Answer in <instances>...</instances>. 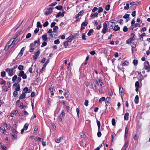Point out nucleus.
Here are the masks:
<instances>
[{
	"mask_svg": "<svg viewBox=\"0 0 150 150\" xmlns=\"http://www.w3.org/2000/svg\"><path fill=\"white\" fill-rule=\"evenodd\" d=\"M23 37H22L21 38V39L20 38H17L16 40H14V42L12 43H9V41L7 43L6 46L5 48V50H8V49H11L12 48V47L15 45L17 44L18 42L21 41V40L22 39V38Z\"/></svg>",
	"mask_w": 150,
	"mask_h": 150,
	"instance_id": "obj_1",
	"label": "nucleus"
},
{
	"mask_svg": "<svg viewBox=\"0 0 150 150\" xmlns=\"http://www.w3.org/2000/svg\"><path fill=\"white\" fill-rule=\"evenodd\" d=\"M13 69L7 68L6 69V71L8 73V75L10 76H11L14 74L13 71Z\"/></svg>",
	"mask_w": 150,
	"mask_h": 150,
	"instance_id": "obj_2",
	"label": "nucleus"
},
{
	"mask_svg": "<svg viewBox=\"0 0 150 150\" xmlns=\"http://www.w3.org/2000/svg\"><path fill=\"white\" fill-rule=\"evenodd\" d=\"M18 76L20 77H22V78L25 79H26L27 78L26 75L24 71H21L19 74Z\"/></svg>",
	"mask_w": 150,
	"mask_h": 150,
	"instance_id": "obj_3",
	"label": "nucleus"
},
{
	"mask_svg": "<svg viewBox=\"0 0 150 150\" xmlns=\"http://www.w3.org/2000/svg\"><path fill=\"white\" fill-rule=\"evenodd\" d=\"M108 25L105 22L103 24V28L102 30V32L104 33H105L108 31V29L107 28Z\"/></svg>",
	"mask_w": 150,
	"mask_h": 150,
	"instance_id": "obj_4",
	"label": "nucleus"
},
{
	"mask_svg": "<svg viewBox=\"0 0 150 150\" xmlns=\"http://www.w3.org/2000/svg\"><path fill=\"white\" fill-rule=\"evenodd\" d=\"M53 9V8L52 7H51L47 8V11L45 12V14L47 15L50 14L52 13Z\"/></svg>",
	"mask_w": 150,
	"mask_h": 150,
	"instance_id": "obj_5",
	"label": "nucleus"
},
{
	"mask_svg": "<svg viewBox=\"0 0 150 150\" xmlns=\"http://www.w3.org/2000/svg\"><path fill=\"white\" fill-rule=\"evenodd\" d=\"M21 33V32H19L16 35H15L13 38H11L9 41V43H12L14 41L15 39L19 36Z\"/></svg>",
	"mask_w": 150,
	"mask_h": 150,
	"instance_id": "obj_6",
	"label": "nucleus"
},
{
	"mask_svg": "<svg viewBox=\"0 0 150 150\" xmlns=\"http://www.w3.org/2000/svg\"><path fill=\"white\" fill-rule=\"evenodd\" d=\"M119 90L120 91V94L121 95L122 98V96L123 95V94L122 93L124 92L123 88L121 85H120L119 87Z\"/></svg>",
	"mask_w": 150,
	"mask_h": 150,
	"instance_id": "obj_7",
	"label": "nucleus"
},
{
	"mask_svg": "<svg viewBox=\"0 0 150 150\" xmlns=\"http://www.w3.org/2000/svg\"><path fill=\"white\" fill-rule=\"evenodd\" d=\"M14 86H16L15 88V90L16 91H19L20 90V87L19 84L18 83H15L13 84Z\"/></svg>",
	"mask_w": 150,
	"mask_h": 150,
	"instance_id": "obj_8",
	"label": "nucleus"
},
{
	"mask_svg": "<svg viewBox=\"0 0 150 150\" xmlns=\"http://www.w3.org/2000/svg\"><path fill=\"white\" fill-rule=\"evenodd\" d=\"M50 90L51 91V96H53L54 94L53 91L54 90V87L52 85L50 86Z\"/></svg>",
	"mask_w": 150,
	"mask_h": 150,
	"instance_id": "obj_9",
	"label": "nucleus"
},
{
	"mask_svg": "<svg viewBox=\"0 0 150 150\" xmlns=\"http://www.w3.org/2000/svg\"><path fill=\"white\" fill-rule=\"evenodd\" d=\"M31 91V90H30V89H28V88L26 87L24 88V89L23 90V92H24L25 93H29Z\"/></svg>",
	"mask_w": 150,
	"mask_h": 150,
	"instance_id": "obj_10",
	"label": "nucleus"
},
{
	"mask_svg": "<svg viewBox=\"0 0 150 150\" xmlns=\"http://www.w3.org/2000/svg\"><path fill=\"white\" fill-rule=\"evenodd\" d=\"M129 144V142L128 141H127L125 142V145L124 147L122 148L123 150H126V148L128 146Z\"/></svg>",
	"mask_w": 150,
	"mask_h": 150,
	"instance_id": "obj_11",
	"label": "nucleus"
},
{
	"mask_svg": "<svg viewBox=\"0 0 150 150\" xmlns=\"http://www.w3.org/2000/svg\"><path fill=\"white\" fill-rule=\"evenodd\" d=\"M25 98V93L23 92V93L19 97L20 99H22Z\"/></svg>",
	"mask_w": 150,
	"mask_h": 150,
	"instance_id": "obj_12",
	"label": "nucleus"
},
{
	"mask_svg": "<svg viewBox=\"0 0 150 150\" xmlns=\"http://www.w3.org/2000/svg\"><path fill=\"white\" fill-rule=\"evenodd\" d=\"M145 64L144 68L145 69H147L150 67L149 62H145Z\"/></svg>",
	"mask_w": 150,
	"mask_h": 150,
	"instance_id": "obj_13",
	"label": "nucleus"
},
{
	"mask_svg": "<svg viewBox=\"0 0 150 150\" xmlns=\"http://www.w3.org/2000/svg\"><path fill=\"white\" fill-rule=\"evenodd\" d=\"M18 111L17 110H15L13 112V111L10 114V115L11 117H13L14 114H16L18 113Z\"/></svg>",
	"mask_w": 150,
	"mask_h": 150,
	"instance_id": "obj_14",
	"label": "nucleus"
},
{
	"mask_svg": "<svg viewBox=\"0 0 150 150\" xmlns=\"http://www.w3.org/2000/svg\"><path fill=\"white\" fill-rule=\"evenodd\" d=\"M64 16V13H62L61 12H59L57 15V16H56V17L57 18H58L59 17H60V16H62V17H63Z\"/></svg>",
	"mask_w": 150,
	"mask_h": 150,
	"instance_id": "obj_15",
	"label": "nucleus"
},
{
	"mask_svg": "<svg viewBox=\"0 0 150 150\" xmlns=\"http://www.w3.org/2000/svg\"><path fill=\"white\" fill-rule=\"evenodd\" d=\"M42 39L44 41H45L47 40V35H43L42 37Z\"/></svg>",
	"mask_w": 150,
	"mask_h": 150,
	"instance_id": "obj_16",
	"label": "nucleus"
},
{
	"mask_svg": "<svg viewBox=\"0 0 150 150\" xmlns=\"http://www.w3.org/2000/svg\"><path fill=\"white\" fill-rule=\"evenodd\" d=\"M129 116V114L128 113H127L125 114L124 115V119L126 120H128V117Z\"/></svg>",
	"mask_w": 150,
	"mask_h": 150,
	"instance_id": "obj_17",
	"label": "nucleus"
},
{
	"mask_svg": "<svg viewBox=\"0 0 150 150\" xmlns=\"http://www.w3.org/2000/svg\"><path fill=\"white\" fill-rule=\"evenodd\" d=\"M137 42H133L132 41L131 43V45L132 46V48H135L136 47Z\"/></svg>",
	"mask_w": 150,
	"mask_h": 150,
	"instance_id": "obj_18",
	"label": "nucleus"
},
{
	"mask_svg": "<svg viewBox=\"0 0 150 150\" xmlns=\"http://www.w3.org/2000/svg\"><path fill=\"white\" fill-rule=\"evenodd\" d=\"M73 39V37L72 36H69L67 38V40L68 42H71Z\"/></svg>",
	"mask_w": 150,
	"mask_h": 150,
	"instance_id": "obj_19",
	"label": "nucleus"
},
{
	"mask_svg": "<svg viewBox=\"0 0 150 150\" xmlns=\"http://www.w3.org/2000/svg\"><path fill=\"white\" fill-rule=\"evenodd\" d=\"M139 98L138 96H136L134 99V102L136 104L138 103L139 102Z\"/></svg>",
	"mask_w": 150,
	"mask_h": 150,
	"instance_id": "obj_20",
	"label": "nucleus"
},
{
	"mask_svg": "<svg viewBox=\"0 0 150 150\" xmlns=\"http://www.w3.org/2000/svg\"><path fill=\"white\" fill-rule=\"evenodd\" d=\"M120 29V27L118 26V25H115L114 28H113V30L115 31H117L119 30Z\"/></svg>",
	"mask_w": 150,
	"mask_h": 150,
	"instance_id": "obj_21",
	"label": "nucleus"
},
{
	"mask_svg": "<svg viewBox=\"0 0 150 150\" xmlns=\"http://www.w3.org/2000/svg\"><path fill=\"white\" fill-rule=\"evenodd\" d=\"M134 41V40H132V38H129L127 40L126 43L127 44H129L130 42L131 43L132 41L133 42Z\"/></svg>",
	"mask_w": 150,
	"mask_h": 150,
	"instance_id": "obj_22",
	"label": "nucleus"
},
{
	"mask_svg": "<svg viewBox=\"0 0 150 150\" xmlns=\"http://www.w3.org/2000/svg\"><path fill=\"white\" fill-rule=\"evenodd\" d=\"M50 59L48 58L46 62L44 64L43 66V68H45L47 64H48V63L50 61Z\"/></svg>",
	"mask_w": 150,
	"mask_h": 150,
	"instance_id": "obj_23",
	"label": "nucleus"
},
{
	"mask_svg": "<svg viewBox=\"0 0 150 150\" xmlns=\"http://www.w3.org/2000/svg\"><path fill=\"white\" fill-rule=\"evenodd\" d=\"M63 139V137H61L58 139H57L55 140V142L58 143H59L60 142L61 139Z\"/></svg>",
	"mask_w": 150,
	"mask_h": 150,
	"instance_id": "obj_24",
	"label": "nucleus"
},
{
	"mask_svg": "<svg viewBox=\"0 0 150 150\" xmlns=\"http://www.w3.org/2000/svg\"><path fill=\"white\" fill-rule=\"evenodd\" d=\"M34 44L33 43H32V44H31L30 45V48L29 51L30 52H32L34 51V48H32V46Z\"/></svg>",
	"mask_w": 150,
	"mask_h": 150,
	"instance_id": "obj_25",
	"label": "nucleus"
},
{
	"mask_svg": "<svg viewBox=\"0 0 150 150\" xmlns=\"http://www.w3.org/2000/svg\"><path fill=\"white\" fill-rule=\"evenodd\" d=\"M55 8H56L58 10H62V8L63 7L61 5L58 6H57L55 7Z\"/></svg>",
	"mask_w": 150,
	"mask_h": 150,
	"instance_id": "obj_26",
	"label": "nucleus"
},
{
	"mask_svg": "<svg viewBox=\"0 0 150 150\" xmlns=\"http://www.w3.org/2000/svg\"><path fill=\"white\" fill-rule=\"evenodd\" d=\"M58 28V27L57 26H55L54 27V28H53V30L52 31V33H56V30H57Z\"/></svg>",
	"mask_w": 150,
	"mask_h": 150,
	"instance_id": "obj_27",
	"label": "nucleus"
},
{
	"mask_svg": "<svg viewBox=\"0 0 150 150\" xmlns=\"http://www.w3.org/2000/svg\"><path fill=\"white\" fill-rule=\"evenodd\" d=\"M93 29L90 30L88 33V36H90L91 35V33H93Z\"/></svg>",
	"mask_w": 150,
	"mask_h": 150,
	"instance_id": "obj_28",
	"label": "nucleus"
},
{
	"mask_svg": "<svg viewBox=\"0 0 150 150\" xmlns=\"http://www.w3.org/2000/svg\"><path fill=\"white\" fill-rule=\"evenodd\" d=\"M29 124L28 123H26L24 125L23 128L25 129V130H26L28 128Z\"/></svg>",
	"mask_w": 150,
	"mask_h": 150,
	"instance_id": "obj_29",
	"label": "nucleus"
},
{
	"mask_svg": "<svg viewBox=\"0 0 150 150\" xmlns=\"http://www.w3.org/2000/svg\"><path fill=\"white\" fill-rule=\"evenodd\" d=\"M23 67H24L22 65H20L19 66L18 69L19 70L22 71V70L23 69Z\"/></svg>",
	"mask_w": 150,
	"mask_h": 150,
	"instance_id": "obj_30",
	"label": "nucleus"
},
{
	"mask_svg": "<svg viewBox=\"0 0 150 150\" xmlns=\"http://www.w3.org/2000/svg\"><path fill=\"white\" fill-rule=\"evenodd\" d=\"M17 76L16 75H15L13 77L12 81L13 82H14L16 80V79L17 78Z\"/></svg>",
	"mask_w": 150,
	"mask_h": 150,
	"instance_id": "obj_31",
	"label": "nucleus"
},
{
	"mask_svg": "<svg viewBox=\"0 0 150 150\" xmlns=\"http://www.w3.org/2000/svg\"><path fill=\"white\" fill-rule=\"evenodd\" d=\"M37 26L38 27L37 28H41L42 27V25H41L40 23V22H37Z\"/></svg>",
	"mask_w": 150,
	"mask_h": 150,
	"instance_id": "obj_32",
	"label": "nucleus"
},
{
	"mask_svg": "<svg viewBox=\"0 0 150 150\" xmlns=\"http://www.w3.org/2000/svg\"><path fill=\"white\" fill-rule=\"evenodd\" d=\"M129 64V62L126 61H125L122 64V66H127Z\"/></svg>",
	"mask_w": 150,
	"mask_h": 150,
	"instance_id": "obj_33",
	"label": "nucleus"
},
{
	"mask_svg": "<svg viewBox=\"0 0 150 150\" xmlns=\"http://www.w3.org/2000/svg\"><path fill=\"white\" fill-rule=\"evenodd\" d=\"M114 23L113 22H111L108 24L109 28L111 27L114 25Z\"/></svg>",
	"mask_w": 150,
	"mask_h": 150,
	"instance_id": "obj_34",
	"label": "nucleus"
},
{
	"mask_svg": "<svg viewBox=\"0 0 150 150\" xmlns=\"http://www.w3.org/2000/svg\"><path fill=\"white\" fill-rule=\"evenodd\" d=\"M1 76L2 77H4L6 76V72L4 71L1 72Z\"/></svg>",
	"mask_w": 150,
	"mask_h": 150,
	"instance_id": "obj_35",
	"label": "nucleus"
},
{
	"mask_svg": "<svg viewBox=\"0 0 150 150\" xmlns=\"http://www.w3.org/2000/svg\"><path fill=\"white\" fill-rule=\"evenodd\" d=\"M129 4H127L126 5L124 6V8L125 10H128L129 9Z\"/></svg>",
	"mask_w": 150,
	"mask_h": 150,
	"instance_id": "obj_36",
	"label": "nucleus"
},
{
	"mask_svg": "<svg viewBox=\"0 0 150 150\" xmlns=\"http://www.w3.org/2000/svg\"><path fill=\"white\" fill-rule=\"evenodd\" d=\"M105 97H103L99 99V102L100 103H101L102 102L104 101L105 100Z\"/></svg>",
	"mask_w": 150,
	"mask_h": 150,
	"instance_id": "obj_37",
	"label": "nucleus"
},
{
	"mask_svg": "<svg viewBox=\"0 0 150 150\" xmlns=\"http://www.w3.org/2000/svg\"><path fill=\"white\" fill-rule=\"evenodd\" d=\"M98 15V13L96 12L94 13H92L91 15V17H93V16H94L95 17H97Z\"/></svg>",
	"mask_w": 150,
	"mask_h": 150,
	"instance_id": "obj_38",
	"label": "nucleus"
},
{
	"mask_svg": "<svg viewBox=\"0 0 150 150\" xmlns=\"http://www.w3.org/2000/svg\"><path fill=\"white\" fill-rule=\"evenodd\" d=\"M128 129H127V127H126L125 131V136H127V135L128 133Z\"/></svg>",
	"mask_w": 150,
	"mask_h": 150,
	"instance_id": "obj_39",
	"label": "nucleus"
},
{
	"mask_svg": "<svg viewBox=\"0 0 150 150\" xmlns=\"http://www.w3.org/2000/svg\"><path fill=\"white\" fill-rule=\"evenodd\" d=\"M134 64L135 65H137L138 63V61L136 59H134L133 61Z\"/></svg>",
	"mask_w": 150,
	"mask_h": 150,
	"instance_id": "obj_40",
	"label": "nucleus"
},
{
	"mask_svg": "<svg viewBox=\"0 0 150 150\" xmlns=\"http://www.w3.org/2000/svg\"><path fill=\"white\" fill-rule=\"evenodd\" d=\"M6 83V81L3 80L2 79H0V84H4Z\"/></svg>",
	"mask_w": 150,
	"mask_h": 150,
	"instance_id": "obj_41",
	"label": "nucleus"
},
{
	"mask_svg": "<svg viewBox=\"0 0 150 150\" xmlns=\"http://www.w3.org/2000/svg\"><path fill=\"white\" fill-rule=\"evenodd\" d=\"M60 43V41L59 39H57L54 41V44H58Z\"/></svg>",
	"mask_w": 150,
	"mask_h": 150,
	"instance_id": "obj_42",
	"label": "nucleus"
},
{
	"mask_svg": "<svg viewBox=\"0 0 150 150\" xmlns=\"http://www.w3.org/2000/svg\"><path fill=\"white\" fill-rule=\"evenodd\" d=\"M88 24L87 22L86 21L85 22H83L81 24V26H86Z\"/></svg>",
	"mask_w": 150,
	"mask_h": 150,
	"instance_id": "obj_43",
	"label": "nucleus"
},
{
	"mask_svg": "<svg viewBox=\"0 0 150 150\" xmlns=\"http://www.w3.org/2000/svg\"><path fill=\"white\" fill-rule=\"evenodd\" d=\"M31 36V34L30 33H28L26 36V38L28 39Z\"/></svg>",
	"mask_w": 150,
	"mask_h": 150,
	"instance_id": "obj_44",
	"label": "nucleus"
},
{
	"mask_svg": "<svg viewBox=\"0 0 150 150\" xmlns=\"http://www.w3.org/2000/svg\"><path fill=\"white\" fill-rule=\"evenodd\" d=\"M40 53V52L39 51H38L35 53V55L38 57Z\"/></svg>",
	"mask_w": 150,
	"mask_h": 150,
	"instance_id": "obj_45",
	"label": "nucleus"
},
{
	"mask_svg": "<svg viewBox=\"0 0 150 150\" xmlns=\"http://www.w3.org/2000/svg\"><path fill=\"white\" fill-rule=\"evenodd\" d=\"M112 124L113 126H114L115 125V121L114 119L113 118L112 120Z\"/></svg>",
	"mask_w": 150,
	"mask_h": 150,
	"instance_id": "obj_46",
	"label": "nucleus"
},
{
	"mask_svg": "<svg viewBox=\"0 0 150 150\" xmlns=\"http://www.w3.org/2000/svg\"><path fill=\"white\" fill-rule=\"evenodd\" d=\"M110 5L108 4L107 5L105 6V9L106 11H108L110 8Z\"/></svg>",
	"mask_w": 150,
	"mask_h": 150,
	"instance_id": "obj_47",
	"label": "nucleus"
},
{
	"mask_svg": "<svg viewBox=\"0 0 150 150\" xmlns=\"http://www.w3.org/2000/svg\"><path fill=\"white\" fill-rule=\"evenodd\" d=\"M47 44V43L46 42H44L42 44V45L41 46V47H42L45 46Z\"/></svg>",
	"mask_w": 150,
	"mask_h": 150,
	"instance_id": "obj_48",
	"label": "nucleus"
},
{
	"mask_svg": "<svg viewBox=\"0 0 150 150\" xmlns=\"http://www.w3.org/2000/svg\"><path fill=\"white\" fill-rule=\"evenodd\" d=\"M103 11V9L101 7H100L98 8V13H100L101 12H102Z\"/></svg>",
	"mask_w": 150,
	"mask_h": 150,
	"instance_id": "obj_49",
	"label": "nucleus"
},
{
	"mask_svg": "<svg viewBox=\"0 0 150 150\" xmlns=\"http://www.w3.org/2000/svg\"><path fill=\"white\" fill-rule=\"evenodd\" d=\"M128 30V28L126 26H125L123 29V31L124 32H127Z\"/></svg>",
	"mask_w": 150,
	"mask_h": 150,
	"instance_id": "obj_50",
	"label": "nucleus"
},
{
	"mask_svg": "<svg viewBox=\"0 0 150 150\" xmlns=\"http://www.w3.org/2000/svg\"><path fill=\"white\" fill-rule=\"evenodd\" d=\"M4 125L6 127L7 129H10V126L9 125H8L7 123H5L4 124Z\"/></svg>",
	"mask_w": 150,
	"mask_h": 150,
	"instance_id": "obj_51",
	"label": "nucleus"
},
{
	"mask_svg": "<svg viewBox=\"0 0 150 150\" xmlns=\"http://www.w3.org/2000/svg\"><path fill=\"white\" fill-rule=\"evenodd\" d=\"M49 24V23L47 21H46L45 22V23L43 24V26L44 27L47 26Z\"/></svg>",
	"mask_w": 150,
	"mask_h": 150,
	"instance_id": "obj_52",
	"label": "nucleus"
},
{
	"mask_svg": "<svg viewBox=\"0 0 150 150\" xmlns=\"http://www.w3.org/2000/svg\"><path fill=\"white\" fill-rule=\"evenodd\" d=\"M129 17V15L128 14H126L124 16L123 18H127Z\"/></svg>",
	"mask_w": 150,
	"mask_h": 150,
	"instance_id": "obj_53",
	"label": "nucleus"
},
{
	"mask_svg": "<svg viewBox=\"0 0 150 150\" xmlns=\"http://www.w3.org/2000/svg\"><path fill=\"white\" fill-rule=\"evenodd\" d=\"M135 86L136 87H139V83L138 81H137L135 82Z\"/></svg>",
	"mask_w": 150,
	"mask_h": 150,
	"instance_id": "obj_54",
	"label": "nucleus"
},
{
	"mask_svg": "<svg viewBox=\"0 0 150 150\" xmlns=\"http://www.w3.org/2000/svg\"><path fill=\"white\" fill-rule=\"evenodd\" d=\"M17 91H14L13 93V95L14 97H17V94H18V93Z\"/></svg>",
	"mask_w": 150,
	"mask_h": 150,
	"instance_id": "obj_55",
	"label": "nucleus"
},
{
	"mask_svg": "<svg viewBox=\"0 0 150 150\" xmlns=\"http://www.w3.org/2000/svg\"><path fill=\"white\" fill-rule=\"evenodd\" d=\"M98 82L99 83H100V85L102 86L103 85V82L101 80V79H99L98 80Z\"/></svg>",
	"mask_w": 150,
	"mask_h": 150,
	"instance_id": "obj_56",
	"label": "nucleus"
},
{
	"mask_svg": "<svg viewBox=\"0 0 150 150\" xmlns=\"http://www.w3.org/2000/svg\"><path fill=\"white\" fill-rule=\"evenodd\" d=\"M11 131L13 133H17L18 132L15 129H11Z\"/></svg>",
	"mask_w": 150,
	"mask_h": 150,
	"instance_id": "obj_57",
	"label": "nucleus"
},
{
	"mask_svg": "<svg viewBox=\"0 0 150 150\" xmlns=\"http://www.w3.org/2000/svg\"><path fill=\"white\" fill-rule=\"evenodd\" d=\"M39 29L38 28H37L35 30H34V33H35L36 34L37 33L38 31H39Z\"/></svg>",
	"mask_w": 150,
	"mask_h": 150,
	"instance_id": "obj_58",
	"label": "nucleus"
},
{
	"mask_svg": "<svg viewBox=\"0 0 150 150\" xmlns=\"http://www.w3.org/2000/svg\"><path fill=\"white\" fill-rule=\"evenodd\" d=\"M140 26V24L136 23L135 24L134 26L133 27V28H136L137 27H139Z\"/></svg>",
	"mask_w": 150,
	"mask_h": 150,
	"instance_id": "obj_59",
	"label": "nucleus"
},
{
	"mask_svg": "<svg viewBox=\"0 0 150 150\" xmlns=\"http://www.w3.org/2000/svg\"><path fill=\"white\" fill-rule=\"evenodd\" d=\"M68 41H66L64 43V45L66 46V47H65V48H67V47L68 45Z\"/></svg>",
	"mask_w": 150,
	"mask_h": 150,
	"instance_id": "obj_60",
	"label": "nucleus"
},
{
	"mask_svg": "<svg viewBox=\"0 0 150 150\" xmlns=\"http://www.w3.org/2000/svg\"><path fill=\"white\" fill-rule=\"evenodd\" d=\"M23 54V52L21 50V51L18 54V56L19 57H21L22 55Z\"/></svg>",
	"mask_w": 150,
	"mask_h": 150,
	"instance_id": "obj_61",
	"label": "nucleus"
},
{
	"mask_svg": "<svg viewBox=\"0 0 150 150\" xmlns=\"http://www.w3.org/2000/svg\"><path fill=\"white\" fill-rule=\"evenodd\" d=\"M97 135L99 137H100L101 136V133L100 132V131H98V132L97 133Z\"/></svg>",
	"mask_w": 150,
	"mask_h": 150,
	"instance_id": "obj_62",
	"label": "nucleus"
},
{
	"mask_svg": "<svg viewBox=\"0 0 150 150\" xmlns=\"http://www.w3.org/2000/svg\"><path fill=\"white\" fill-rule=\"evenodd\" d=\"M56 24V23L55 22H53L51 24V28H52L54 26V25Z\"/></svg>",
	"mask_w": 150,
	"mask_h": 150,
	"instance_id": "obj_63",
	"label": "nucleus"
},
{
	"mask_svg": "<svg viewBox=\"0 0 150 150\" xmlns=\"http://www.w3.org/2000/svg\"><path fill=\"white\" fill-rule=\"evenodd\" d=\"M88 102L87 100H85L84 103L85 105L86 106H88Z\"/></svg>",
	"mask_w": 150,
	"mask_h": 150,
	"instance_id": "obj_64",
	"label": "nucleus"
}]
</instances>
